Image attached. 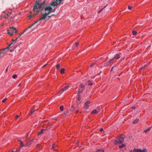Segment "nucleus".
<instances>
[{"label": "nucleus", "mask_w": 152, "mask_h": 152, "mask_svg": "<svg viewBox=\"0 0 152 152\" xmlns=\"http://www.w3.org/2000/svg\"><path fill=\"white\" fill-rule=\"evenodd\" d=\"M107 5H106V6H105V7H104L103 8H102V9H101V10H100L99 11H98V13H100L104 9L106 6H107Z\"/></svg>", "instance_id": "nucleus-31"}, {"label": "nucleus", "mask_w": 152, "mask_h": 152, "mask_svg": "<svg viewBox=\"0 0 152 152\" xmlns=\"http://www.w3.org/2000/svg\"><path fill=\"white\" fill-rule=\"evenodd\" d=\"M32 114H31V112H30V113L28 114V115L30 116H31Z\"/></svg>", "instance_id": "nucleus-55"}, {"label": "nucleus", "mask_w": 152, "mask_h": 152, "mask_svg": "<svg viewBox=\"0 0 152 152\" xmlns=\"http://www.w3.org/2000/svg\"><path fill=\"white\" fill-rule=\"evenodd\" d=\"M10 49V45H8V46L6 48H4L2 50H1L0 54H1L2 53H4L5 52H7Z\"/></svg>", "instance_id": "nucleus-7"}, {"label": "nucleus", "mask_w": 152, "mask_h": 152, "mask_svg": "<svg viewBox=\"0 0 152 152\" xmlns=\"http://www.w3.org/2000/svg\"><path fill=\"white\" fill-rule=\"evenodd\" d=\"M64 106H63V105H61L60 106V109L61 110V111H63V110H64Z\"/></svg>", "instance_id": "nucleus-22"}, {"label": "nucleus", "mask_w": 152, "mask_h": 152, "mask_svg": "<svg viewBox=\"0 0 152 152\" xmlns=\"http://www.w3.org/2000/svg\"><path fill=\"white\" fill-rule=\"evenodd\" d=\"M55 145L54 144H53V146H52V148L53 149V150H57V149H56V147L55 148Z\"/></svg>", "instance_id": "nucleus-26"}, {"label": "nucleus", "mask_w": 152, "mask_h": 152, "mask_svg": "<svg viewBox=\"0 0 152 152\" xmlns=\"http://www.w3.org/2000/svg\"><path fill=\"white\" fill-rule=\"evenodd\" d=\"M35 15H36V14H34V15H28V17H30V19L32 17H34L35 16Z\"/></svg>", "instance_id": "nucleus-35"}, {"label": "nucleus", "mask_w": 152, "mask_h": 152, "mask_svg": "<svg viewBox=\"0 0 152 152\" xmlns=\"http://www.w3.org/2000/svg\"><path fill=\"white\" fill-rule=\"evenodd\" d=\"M55 145L54 144H53V146H52V148L53 149V150H57V149H56V147L55 148Z\"/></svg>", "instance_id": "nucleus-27"}, {"label": "nucleus", "mask_w": 152, "mask_h": 152, "mask_svg": "<svg viewBox=\"0 0 152 152\" xmlns=\"http://www.w3.org/2000/svg\"><path fill=\"white\" fill-rule=\"evenodd\" d=\"M55 145L54 144H53V146H52V148L53 149V150H57V149H56V147L55 148Z\"/></svg>", "instance_id": "nucleus-25"}, {"label": "nucleus", "mask_w": 152, "mask_h": 152, "mask_svg": "<svg viewBox=\"0 0 152 152\" xmlns=\"http://www.w3.org/2000/svg\"><path fill=\"white\" fill-rule=\"evenodd\" d=\"M26 30H25L23 32V33H22V34H21L20 36H19V37H18V38H19V37H20V36H21L22 35V34H23L24 33V32H25L26 31Z\"/></svg>", "instance_id": "nucleus-41"}, {"label": "nucleus", "mask_w": 152, "mask_h": 152, "mask_svg": "<svg viewBox=\"0 0 152 152\" xmlns=\"http://www.w3.org/2000/svg\"><path fill=\"white\" fill-rule=\"evenodd\" d=\"M80 87L82 88H83L84 87V86L83 84H82L80 85Z\"/></svg>", "instance_id": "nucleus-34"}, {"label": "nucleus", "mask_w": 152, "mask_h": 152, "mask_svg": "<svg viewBox=\"0 0 152 152\" xmlns=\"http://www.w3.org/2000/svg\"><path fill=\"white\" fill-rule=\"evenodd\" d=\"M110 61V60L107 62L105 64V66H111L112 65L111 64V63H112L113 62H112V61H111L110 62H109L108 63V62H109V61Z\"/></svg>", "instance_id": "nucleus-13"}, {"label": "nucleus", "mask_w": 152, "mask_h": 152, "mask_svg": "<svg viewBox=\"0 0 152 152\" xmlns=\"http://www.w3.org/2000/svg\"><path fill=\"white\" fill-rule=\"evenodd\" d=\"M133 151L136 152H148L147 150L145 148L144 149L142 150L140 149H133Z\"/></svg>", "instance_id": "nucleus-6"}, {"label": "nucleus", "mask_w": 152, "mask_h": 152, "mask_svg": "<svg viewBox=\"0 0 152 152\" xmlns=\"http://www.w3.org/2000/svg\"><path fill=\"white\" fill-rule=\"evenodd\" d=\"M132 33L133 35H136L137 32L135 31L134 30L132 31Z\"/></svg>", "instance_id": "nucleus-29"}, {"label": "nucleus", "mask_w": 152, "mask_h": 152, "mask_svg": "<svg viewBox=\"0 0 152 152\" xmlns=\"http://www.w3.org/2000/svg\"><path fill=\"white\" fill-rule=\"evenodd\" d=\"M68 112V111L67 110L66 112H64L63 114L64 115H66Z\"/></svg>", "instance_id": "nucleus-43"}, {"label": "nucleus", "mask_w": 152, "mask_h": 152, "mask_svg": "<svg viewBox=\"0 0 152 152\" xmlns=\"http://www.w3.org/2000/svg\"><path fill=\"white\" fill-rule=\"evenodd\" d=\"M62 0H54L51 3V5L52 7L57 6L60 4Z\"/></svg>", "instance_id": "nucleus-4"}, {"label": "nucleus", "mask_w": 152, "mask_h": 152, "mask_svg": "<svg viewBox=\"0 0 152 152\" xmlns=\"http://www.w3.org/2000/svg\"><path fill=\"white\" fill-rule=\"evenodd\" d=\"M95 64V63H92L91 64V65H90V66H93Z\"/></svg>", "instance_id": "nucleus-45"}, {"label": "nucleus", "mask_w": 152, "mask_h": 152, "mask_svg": "<svg viewBox=\"0 0 152 152\" xmlns=\"http://www.w3.org/2000/svg\"><path fill=\"white\" fill-rule=\"evenodd\" d=\"M17 77V75L16 74L13 75L12 76V77L13 79H15Z\"/></svg>", "instance_id": "nucleus-23"}, {"label": "nucleus", "mask_w": 152, "mask_h": 152, "mask_svg": "<svg viewBox=\"0 0 152 152\" xmlns=\"http://www.w3.org/2000/svg\"><path fill=\"white\" fill-rule=\"evenodd\" d=\"M91 102L90 101H87L86 102H85V108H87L89 106L88 105V104H89Z\"/></svg>", "instance_id": "nucleus-11"}, {"label": "nucleus", "mask_w": 152, "mask_h": 152, "mask_svg": "<svg viewBox=\"0 0 152 152\" xmlns=\"http://www.w3.org/2000/svg\"><path fill=\"white\" fill-rule=\"evenodd\" d=\"M139 120L138 119H136L133 121V123L134 124H137Z\"/></svg>", "instance_id": "nucleus-16"}, {"label": "nucleus", "mask_w": 152, "mask_h": 152, "mask_svg": "<svg viewBox=\"0 0 152 152\" xmlns=\"http://www.w3.org/2000/svg\"><path fill=\"white\" fill-rule=\"evenodd\" d=\"M83 91V90L81 91L79 90L78 91V94H80V93H81Z\"/></svg>", "instance_id": "nucleus-42"}, {"label": "nucleus", "mask_w": 152, "mask_h": 152, "mask_svg": "<svg viewBox=\"0 0 152 152\" xmlns=\"http://www.w3.org/2000/svg\"><path fill=\"white\" fill-rule=\"evenodd\" d=\"M20 84L18 86H20Z\"/></svg>", "instance_id": "nucleus-64"}, {"label": "nucleus", "mask_w": 152, "mask_h": 152, "mask_svg": "<svg viewBox=\"0 0 152 152\" xmlns=\"http://www.w3.org/2000/svg\"><path fill=\"white\" fill-rule=\"evenodd\" d=\"M145 68V67H141V69H140V70H141L143 69H144Z\"/></svg>", "instance_id": "nucleus-53"}, {"label": "nucleus", "mask_w": 152, "mask_h": 152, "mask_svg": "<svg viewBox=\"0 0 152 152\" xmlns=\"http://www.w3.org/2000/svg\"><path fill=\"white\" fill-rule=\"evenodd\" d=\"M103 131V129L102 128H101L100 129V131L101 132H102Z\"/></svg>", "instance_id": "nucleus-44"}, {"label": "nucleus", "mask_w": 152, "mask_h": 152, "mask_svg": "<svg viewBox=\"0 0 152 152\" xmlns=\"http://www.w3.org/2000/svg\"><path fill=\"white\" fill-rule=\"evenodd\" d=\"M40 2L39 0L36 2L35 5L33 7V10L34 11H36L37 12L43 10L42 5L41 3H39Z\"/></svg>", "instance_id": "nucleus-2"}, {"label": "nucleus", "mask_w": 152, "mask_h": 152, "mask_svg": "<svg viewBox=\"0 0 152 152\" xmlns=\"http://www.w3.org/2000/svg\"><path fill=\"white\" fill-rule=\"evenodd\" d=\"M11 152H16V151H12Z\"/></svg>", "instance_id": "nucleus-60"}, {"label": "nucleus", "mask_w": 152, "mask_h": 152, "mask_svg": "<svg viewBox=\"0 0 152 152\" xmlns=\"http://www.w3.org/2000/svg\"><path fill=\"white\" fill-rule=\"evenodd\" d=\"M48 65L50 66H51V65H50V64H48L47 63V64H45L43 66H47Z\"/></svg>", "instance_id": "nucleus-36"}, {"label": "nucleus", "mask_w": 152, "mask_h": 152, "mask_svg": "<svg viewBox=\"0 0 152 152\" xmlns=\"http://www.w3.org/2000/svg\"><path fill=\"white\" fill-rule=\"evenodd\" d=\"M7 98H5L4 99H3L2 101V102H4L6 101V100H7Z\"/></svg>", "instance_id": "nucleus-37"}, {"label": "nucleus", "mask_w": 152, "mask_h": 152, "mask_svg": "<svg viewBox=\"0 0 152 152\" xmlns=\"http://www.w3.org/2000/svg\"><path fill=\"white\" fill-rule=\"evenodd\" d=\"M80 96H78L77 98V100L78 101H80Z\"/></svg>", "instance_id": "nucleus-46"}, {"label": "nucleus", "mask_w": 152, "mask_h": 152, "mask_svg": "<svg viewBox=\"0 0 152 152\" xmlns=\"http://www.w3.org/2000/svg\"><path fill=\"white\" fill-rule=\"evenodd\" d=\"M18 37H17L15 39H14L15 41V42H16V41L18 39Z\"/></svg>", "instance_id": "nucleus-50"}, {"label": "nucleus", "mask_w": 152, "mask_h": 152, "mask_svg": "<svg viewBox=\"0 0 152 152\" xmlns=\"http://www.w3.org/2000/svg\"><path fill=\"white\" fill-rule=\"evenodd\" d=\"M128 9L129 10H131V7L130 6H128Z\"/></svg>", "instance_id": "nucleus-47"}, {"label": "nucleus", "mask_w": 152, "mask_h": 152, "mask_svg": "<svg viewBox=\"0 0 152 152\" xmlns=\"http://www.w3.org/2000/svg\"><path fill=\"white\" fill-rule=\"evenodd\" d=\"M113 68H114V67H112V69H111V70H110L111 71H112L113 70Z\"/></svg>", "instance_id": "nucleus-54"}, {"label": "nucleus", "mask_w": 152, "mask_h": 152, "mask_svg": "<svg viewBox=\"0 0 152 152\" xmlns=\"http://www.w3.org/2000/svg\"><path fill=\"white\" fill-rule=\"evenodd\" d=\"M17 31L16 28L12 26L10 27V36H12L14 33H16Z\"/></svg>", "instance_id": "nucleus-5"}, {"label": "nucleus", "mask_w": 152, "mask_h": 152, "mask_svg": "<svg viewBox=\"0 0 152 152\" xmlns=\"http://www.w3.org/2000/svg\"><path fill=\"white\" fill-rule=\"evenodd\" d=\"M10 30H8V34H10Z\"/></svg>", "instance_id": "nucleus-52"}, {"label": "nucleus", "mask_w": 152, "mask_h": 152, "mask_svg": "<svg viewBox=\"0 0 152 152\" xmlns=\"http://www.w3.org/2000/svg\"><path fill=\"white\" fill-rule=\"evenodd\" d=\"M78 112V110H77L76 112V114H77Z\"/></svg>", "instance_id": "nucleus-57"}, {"label": "nucleus", "mask_w": 152, "mask_h": 152, "mask_svg": "<svg viewBox=\"0 0 152 152\" xmlns=\"http://www.w3.org/2000/svg\"><path fill=\"white\" fill-rule=\"evenodd\" d=\"M120 58V55L119 54H116L114 56V57L112 59H110V61H109V62H110L111 61H112L114 60V59L118 60V59ZM109 62H108V63Z\"/></svg>", "instance_id": "nucleus-8"}, {"label": "nucleus", "mask_w": 152, "mask_h": 152, "mask_svg": "<svg viewBox=\"0 0 152 152\" xmlns=\"http://www.w3.org/2000/svg\"><path fill=\"white\" fill-rule=\"evenodd\" d=\"M39 144H37V145H36V147L37 148H38L39 147Z\"/></svg>", "instance_id": "nucleus-49"}, {"label": "nucleus", "mask_w": 152, "mask_h": 152, "mask_svg": "<svg viewBox=\"0 0 152 152\" xmlns=\"http://www.w3.org/2000/svg\"><path fill=\"white\" fill-rule=\"evenodd\" d=\"M15 15H13L12 16H11V18H13L15 17Z\"/></svg>", "instance_id": "nucleus-51"}, {"label": "nucleus", "mask_w": 152, "mask_h": 152, "mask_svg": "<svg viewBox=\"0 0 152 152\" xmlns=\"http://www.w3.org/2000/svg\"><path fill=\"white\" fill-rule=\"evenodd\" d=\"M54 7H52L51 5V4L50 5H48L45 7V13L43 15V16L40 18L38 20L36 21L35 23L33 24L31 26L28 27V29H29L33 27L36 23L39 22L38 25H39L40 23V22L42 20H45L47 16L49 15L50 13L54 11L55 10V9H53V8Z\"/></svg>", "instance_id": "nucleus-1"}, {"label": "nucleus", "mask_w": 152, "mask_h": 152, "mask_svg": "<svg viewBox=\"0 0 152 152\" xmlns=\"http://www.w3.org/2000/svg\"><path fill=\"white\" fill-rule=\"evenodd\" d=\"M16 42H15L14 39H12V42L10 43V46H11L14 43H15Z\"/></svg>", "instance_id": "nucleus-19"}, {"label": "nucleus", "mask_w": 152, "mask_h": 152, "mask_svg": "<svg viewBox=\"0 0 152 152\" xmlns=\"http://www.w3.org/2000/svg\"><path fill=\"white\" fill-rule=\"evenodd\" d=\"M8 67L7 68H8ZM7 69H8V68H7L6 69V72H7Z\"/></svg>", "instance_id": "nucleus-61"}, {"label": "nucleus", "mask_w": 152, "mask_h": 152, "mask_svg": "<svg viewBox=\"0 0 152 152\" xmlns=\"http://www.w3.org/2000/svg\"><path fill=\"white\" fill-rule=\"evenodd\" d=\"M57 67V69H58V70L59 69V68H60V67Z\"/></svg>", "instance_id": "nucleus-56"}, {"label": "nucleus", "mask_w": 152, "mask_h": 152, "mask_svg": "<svg viewBox=\"0 0 152 152\" xmlns=\"http://www.w3.org/2000/svg\"><path fill=\"white\" fill-rule=\"evenodd\" d=\"M131 108L132 109H134L135 108V107L134 106H132V107Z\"/></svg>", "instance_id": "nucleus-48"}, {"label": "nucleus", "mask_w": 152, "mask_h": 152, "mask_svg": "<svg viewBox=\"0 0 152 152\" xmlns=\"http://www.w3.org/2000/svg\"><path fill=\"white\" fill-rule=\"evenodd\" d=\"M55 145L54 144H53V146H52V148L53 149V150H57V149H56V147L55 148Z\"/></svg>", "instance_id": "nucleus-24"}, {"label": "nucleus", "mask_w": 152, "mask_h": 152, "mask_svg": "<svg viewBox=\"0 0 152 152\" xmlns=\"http://www.w3.org/2000/svg\"><path fill=\"white\" fill-rule=\"evenodd\" d=\"M9 15L8 14H7V15H6L5 16V17L6 18H8V16H9Z\"/></svg>", "instance_id": "nucleus-38"}, {"label": "nucleus", "mask_w": 152, "mask_h": 152, "mask_svg": "<svg viewBox=\"0 0 152 152\" xmlns=\"http://www.w3.org/2000/svg\"><path fill=\"white\" fill-rule=\"evenodd\" d=\"M65 69L64 68H61V70L60 71V73L62 74H64L65 72Z\"/></svg>", "instance_id": "nucleus-15"}, {"label": "nucleus", "mask_w": 152, "mask_h": 152, "mask_svg": "<svg viewBox=\"0 0 152 152\" xmlns=\"http://www.w3.org/2000/svg\"><path fill=\"white\" fill-rule=\"evenodd\" d=\"M46 130V129H41L40 131V132H39L38 133V136L39 135H40L41 134H42L43 133V131H45Z\"/></svg>", "instance_id": "nucleus-12"}, {"label": "nucleus", "mask_w": 152, "mask_h": 152, "mask_svg": "<svg viewBox=\"0 0 152 152\" xmlns=\"http://www.w3.org/2000/svg\"><path fill=\"white\" fill-rule=\"evenodd\" d=\"M69 87V86H65L63 88L61 89V90L58 92V94L61 93H62L64 91H66L68 89Z\"/></svg>", "instance_id": "nucleus-9"}, {"label": "nucleus", "mask_w": 152, "mask_h": 152, "mask_svg": "<svg viewBox=\"0 0 152 152\" xmlns=\"http://www.w3.org/2000/svg\"><path fill=\"white\" fill-rule=\"evenodd\" d=\"M102 58H100L99 60H102Z\"/></svg>", "instance_id": "nucleus-62"}, {"label": "nucleus", "mask_w": 152, "mask_h": 152, "mask_svg": "<svg viewBox=\"0 0 152 152\" xmlns=\"http://www.w3.org/2000/svg\"><path fill=\"white\" fill-rule=\"evenodd\" d=\"M31 143H32V142H28V143L26 145L27 146H28L30 144H31Z\"/></svg>", "instance_id": "nucleus-39"}, {"label": "nucleus", "mask_w": 152, "mask_h": 152, "mask_svg": "<svg viewBox=\"0 0 152 152\" xmlns=\"http://www.w3.org/2000/svg\"><path fill=\"white\" fill-rule=\"evenodd\" d=\"M36 27H37V26H36L35 27H34V28H33V29H34L35 28H36Z\"/></svg>", "instance_id": "nucleus-63"}, {"label": "nucleus", "mask_w": 152, "mask_h": 152, "mask_svg": "<svg viewBox=\"0 0 152 152\" xmlns=\"http://www.w3.org/2000/svg\"><path fill=\"white\" fill-rule=\"evenodd\" d=\"M151 127H149L147 129L145 130L144 131V132L145 133H147L151 129Z\"/></svg>", "instance_id": "nucleus-14"}, {"label": "nucleus", "mask_w": 152, "mask_h": 152, "mask_svg": "<svg viewBox=\"0 0 152 152\" xmlns=\"http://www.w3.org/2000/svg\"><path fill=\"white\" fill-rule=\"evenodd\" d=\"M98 109L97 110V111L96 110H94L92 111L91 113L92 114H96L97 113L99 112L100 111V107H98Z\"/></svg>", "instance_id": "nucleus-10"}, {"label": "nucleus", "mask_w": 152, "mask_h": 152, "mask_svg": "<svg viewBox=\"0 0 152 152\" xmlns=\"http://www.w3.org/2000/svg\"><path fill=\"white\" fill-rule=\"evenodd\" d=\"M125 137V135L122 134L118 136V140H115L114 141L115 144H117L118 143H122Z\"/></svg>", "instance_id": "nucleus-3"}, {"label": "nucleus", "mask_w": 152, "mask_h": 152, "mask_svg": "<svg viewBox=\"0 0 152 152\" xmlns=\"http://www.w3.org/2000/svg\"><path fill=\"white\" fill-rule=\"evenodd\" d=\"M125 146V145L124 144H122L121 145H119V147L120 148H122L123 147H124Z\"/></svg>", "instance_id": "nucleus-21"}, {"label": "nucleus", "mask_w": 152, "mask_h": 152, "mask_svg": "<svg viewBox=\"0 0 152 152\" xmlns=\"http://www.w3.org/2000/svg\"><path fill=\"white\" fill-rule=\"evenodd\" d=\"M54 15V14H53V15H51L50 16V15H48V16H47V17H48L49 18H48L47 19H49V18H50L51 17L53 16V15Z\"/></svg>", "instance_id": "nucleus-40"}, {"label": "nucleus", "mask_w": 152, "mask_h": 152, "mask_svg": "<svg viewBox=\"0 0 152 152\" xmlns=\"http://www.w3.org/2000/svg\"><path fill=\"white\" fill-rule=\"evenodd\" d=\"M96 152H104V150L103 149H98L96 151Z\"/></svg>", "instance_id": "nucleus-17"}, {"label": "nucleus", "mask_w": 152, "mask_h": 152, "mask_svg": "<svg viewBox=\"0 0 152 152\" xmlns=\"http://www.w3.org/2000/svg\"><path fill=\"white\" fill-rule=\"evenodd\" d=\"M35 111V110H34L33 109H32L31 110V114H32V113L34 112Z\"/></svg>", "instance_id": "nucleus-30"}, {"label": "nucleus", "mask_w": 152, "mask_h": 152, "mask_svg": "<svg viewBox=\"0 0 152 152\" xmlns=\"http://www.w3.org/2000/svg\"><path fill=\"white\" fill-rule=\"evenodd\" d=\"M63 66V65L62 64H57L56 65V66Z\"/></svg>", "instance_id": "nucleus-32"}, {"label": "nucleus", "mask_w": 152, "mask_h": 152, "mask_svg": "<svg viewBox=\"0 0 152 152\" xmlns=\"http://www.w3.org/2000/svg\"><path fill=\"white\" fill-rule=\"evenodd\" d=\"M73 107V106H72V107H71V109H72ZM74 109V108H73L72 109V110H73Z\"/></svg>", "instance_id": "nucleus-58"}, {"label": "nucleus", "mask_w": 152, "mask_h": 152, "mask_svg": "<svg viewBox=\"0 0 152 152\" xmlns=\"http://www.w3.org/2000/svg\"><path fill=\"white\" fill-rule=\"evenodd\" d=\"M75 45L77 47H78V45H79V43L77 42H75Z\"/></svg>", "instance_id": "nucleus-33"}, {"label": "nucleus", "mask_w": 152, "mask_h": 152, "mask_svg": "<svg viewBox=\"0 0 152 152\" xmlns=\"http://www.w3.org/2000/svg\"><path fill=\"white\" fill-rule=\"evenodd\" d=\"M88 85L89 86H91L93 84V83L91 82V81H88Z\"/></svg>", "instance_id": "nucleus-20"}, {"label": "nucleus", "mask_w": 152, "mask_h": 152, "mask_svg": "<svg viewBox=\"0 0 152 152\" xmlns=\"http://www.w3.org/2000/svg\"><path fill=\"white\" fill-rule=\"evenodd\" d=\"M132 150H131L130 151H129V152H132Z\"/></svg>", "instance_id": "nucleus-59"}, {"label": "nucleus", "mask_w": 152, "mask_h": 152, "mask_svg": "<svg viewBox=\"0 0 152 152\" xmlns=\"http://www.w3.org/2000/svg\"><path fill=\"white\" fill-rule=\"evenodd\" d=\"M20 116L18 115H16L15 116V119L14 120V121L15 120H16L18 118H19Z\"/></svg>", "instance_id": "nucleus-28"}, {"label": "nucleus", "mask_w": 152, "mask_h": 152, "mask_svg": "<svg viewBox=\"0 0 152 152\" xmlns=\"http://www.w3.org/2000/svg\"><path fill=\"white\" fill-rule=\"evenodd\" d=\"M19 142H20V147L21 148V147H23L24 145H23V142H22V141L21 140H19Z\"/></svg>", "instance_id": "nucleus-18"}]
</instances>
